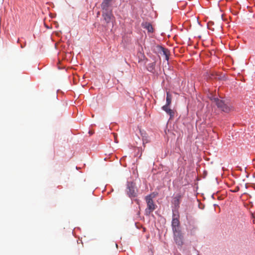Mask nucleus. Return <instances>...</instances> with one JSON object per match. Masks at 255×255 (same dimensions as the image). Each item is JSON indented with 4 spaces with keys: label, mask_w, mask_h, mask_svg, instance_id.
<instances>
[{
    "label": "nucleus",
    "mask_w": 255,
    "mask_h": 255,
    "mask_svg": "<svg viewBox=\"0 0 255 255\" xmlns=\"http://www.w3.org/2000/svg\"><path fill=\"white\" fill-rule=\"evenodd\" d=\"M154 197V196L151 194L145 198L147 204V208L145 210V214L146 216H149L156 209V205L153 200Z\"/></svg>",
    "instance_id": "nucleus-1"
},
{
    "label": "nucleus",
    "mask_w": 255,
    "mask_h": 255,
    "mask_svg": "<svg viewBox=\"0 0 255 255\" xmlns=\"http://www.w3.org/2000/svg\"><path fill=\"white\" fill-rule=\"evenodd\" d=\"M211 100L216 103L218 108L224 112L229 113L232 110L233 107L231 105L226 103L223 100H220L217 98H213L211 99Z\"/></svg>",
    "instance_id": "nucleus-2"
},
{
    "label": "nucleus",
    "mask_w": 255,
    "mask_h": 255,
    "mask_svg": "<svg viewBox=\"0 0 255 255\" xmlns=\"http://www.w3.org/2000/svg\"><path fill=\"white\" fill-rule=\"evenodd\" d=\"M127 192L128 196L130 198L136 196V190L134 183L132 182H128Z\"/></svg>",
    "instance_id": "nucleus-3"
},
{
    "label": "nucleus",
    "mask_w": 255,
    "mask_h": 255,
    "mask_svg": "<svg viewBox=\"0 0 255 255\" xmlns=\"http://www.w3.org/2000/svg\"><path fill=\"white\" fill-rule=\"evenodd\" d=\"M174 240L178 246L181 247L183 244V236L181 231H174Z\"/></svg>",
    "instance_id": "nucleus-4"
},
{
    "label": "nucleus",
    "mask_w": 255,
    "mask_h": 255,
    "mask_svg": "<svg viewBox=\"0 0 255 255\" xmlns=\"http://www.w3.org/2000/svg\"><path fill=\"white\" fill-rule=\"evenodd\" d=\"M180 222L178 218V215L177 216L173 213V218L172 221V228L173 232L177 231H181L180 230Z\"/></svg>",
    "instance_id": "nucleus-5"
},
{
    "label": "nucleus",
    "mask_w": 255,
    "mask_h": 255,
    "mask_svg": "<svg viewBox=\"0 0 255 255\" xmlns=\"http://www.w3.org/2000/svg\"><path fill=\"white\" fill-rule=\"evenodd\" d=\"M102 16L107 23H110L114 18L112 10H109V8H107V10H103Z\"/></svg>",
    "instance_id": "nucleus-6"
},
{
    "label": "nucleus",
    "mask_w": 255,
    "mask_h": 255,
    "mask_svg": "<svg viewBox=\"0 0 255 255\" xmlns=\"http://www.w3.org/2000/svg\"><path fill=\"white\" fill-rule=\"evenodd\" d=\"M181 198L182 195L180 194H177L173 198L172 203L175 209H178L179 208Z\"/></svg>",
    "instance_id": "nucleus-7"
},
{
    "label": "nucleus",
    "mask_w": 255,
    "mask_h": 255,
    "mask_svg": "<svg viewBox=\"0 0 255 255\" xmlns=\"http://www.w3.org/2000/svg\"><path fill=\"white\" fill-rule=\"evenodd\" d=\"M225 77L224 74H219L216 72H211L210 73V78L216 79L220 80H223Z\"/></svg>",
    "instance_id": "nucleus-8"
},
{
    "label": "nucleus",
    "mask_w": 255,
    "mask_h": 255,
    "mask_svg": "<svg viewBox=\"0 0 255 255\" xmlns=\"http://www.w3.org/2000/svg\"><path fill=\"white\" fill-rule=\"evenodd\" d=\"M158 50L160 52H162L163 54L165 56V59L166 60H168L169 59V51L166 49L165 48L162 46H158Z\"/></svg>",
    "instance_id": "nucleus-9"
},
{
    "label": "nucleus",
    "mask_w": 255,
    "mask_h": 255,
    "mask_svg": "<svg viewBox=\"0 0 255 255\" xmlns=\"http://www.w3.org/2000/svg\"><path fill=\"white\" fill-rule=\"evenodd\" d=\"M162 109L170 115V118L173 117L174 113L173 110L169 108V106L164 105L162 107Z\"/></svg>",
    "instance_id": "nucleus-10"
},
{
    "label": "nucleus",
    "mask_w": 255,
    "mask_h": 255,
    "mask_svg": "<svg viewBox=\"0 0 255 255\" xmlns=\"http://www.w3.org/2000/svg\"><path fill=\"white\" fill-rule=\"evenodd\" d=\"M112 0H103L101 6L103 10H107L110 5Z\"/></svg>",
    "instance_id": "nucleus-11"
},
{
    "label": "nucleus",
    "mask_w": 255,
    "mask_h": 255,
    "mask_svg": "<svg viewBox=\"0 0 255 255\" xmlns=\"http://www.w3.org/2000/svg\"><path fill=\"white\" fill-rule=\"evenodd\" d=\"M142 26L144 28H145L149 32H153V27L152 25L148 22H145L142 24Z\"/></svg>",
    "instance_id": "nucleus-12"
},
{
    "label": "nucleus",
    "mask_w": 255,
    "mask_h": 255,
    "mask_svg": "<svg viewBox=\"0 0 255 255\" xmlns=\"http://www.w3.org/2000/svg\"><path fill=\"white\" fill-rule=\"evenodd\" d=\"M172 101V95L170 94L169 92L166 93V103L165 106H170Z\"/></svg>",
    "instance_id": "nucleus-13"
},
{
    "label": "nucleus",
    "mask_w": 255,
    "mask_h": 255,
    "mask_svg": "<svg viewBox=\"0 0 255 255\" xmlns=\"http://www.w3.org/2000/svg\"><path fill=\"white\" fill-rule=\"evenodd\" d=\"M197 230V228L196 227H193V228L191 230V234L192 235H194Z\"/></svg>",
    "instance_id": "nucleus-14"
},
{
    "label": "nucleus",
    "mask_w": 255,
    "mask_h": 255,
    "mask_svg": "<svg viewBox=\"0 0 255 255\" xmlns=\"http://www.w3.org/2000/svg\"><path fill=\"white\" fill-rule=\"evenodd\" d=\"M239 190H240L239 187L237 186V187H235V188L234 190H232V192H238L239 191Z\"/></svg>",
    "instance_id": "nucleus-15"
},
{
    "label": "nucleus",
    "mask_w": 255,
    "mask_h": 255,
    "mask_svg": "<svg viewBox=\"0 0 255 255\" xmlns=\"http://www.w3.org/2000/svg\"><path fill=\"white\" fill-rule=\"evenodd\" d=\"M153 65H154L153 63H151L149 65L148 68L150 69V70H151L153 69Z\"/></svg>",
    "instance_id": "nucleus-16"
},
{
    "label": "nucleus",
    "mask_w": 255,
    "mask_h": 255,
    "mask_svg": "<svg viewBox=\"0 0 255 255\" xmlns=\"http://www.w3.org/2000/svg\"><path fill=\"white\" fill-rule=\"evenodd\" d=\"M115 142H117V143H118V140H117V136H116L115 135Z\"/></svg>",
    "instance_id": "nucleus-17"
},
{
    "label": "nucleus",
    "mask_w": 255,
    "mask_h": 255,
    "mask_svg": "<svg viewBox=\"0 0 255 255\" xmlns=\"http://www.w3.org/2000/svg\"><path fill=\"white\" fill-rule=\"evenodd\" d=\"M89 133H90V134H92V132L89 131Z\"/></svg>",
    "instance_id": "nucleus-18"
},
{
    "label": "nucleus",
    "mask_w": 255,
    "mask_h": 255,
    "mask_svg": "<svg viewBox=\"0 0 255 255\" xmlns=\"http://www.w3.org/2000/svg\"><path fill=\"white\" fill-rule=\"evenodd\" d=\"M116 246L117 247H118V245L117 244H116Z\"/></svg>",
    "instance_id": "nucleus-19"
}]
</instances>
